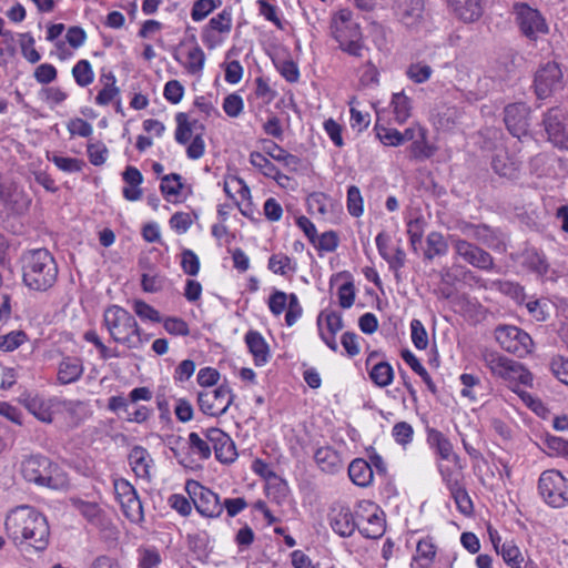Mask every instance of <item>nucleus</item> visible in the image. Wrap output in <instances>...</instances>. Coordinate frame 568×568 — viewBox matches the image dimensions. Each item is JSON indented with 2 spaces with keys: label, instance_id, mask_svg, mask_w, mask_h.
I'll return each mask as SVG.
<instances>
[{
  "label": "nucleus",
  "instance_id": "obj_1",
  "mask_svg": "<svg viewBox=\"0 0 568 568\" xmlns=\"http://www.w3.org/2000/svg\"><path fill=\"white\" fill-rule=\"evenodd\" d=\"M8 537L17 547L43 551L49 545L47 518L34 508L23 505L12 509L4 523Z\"/></svg>",
  "mask_w": 568,
  "mask_h": 568
},
{
  "label": "nucleus",
  "instance_id": "obj_2",
  "mask_svg": "<svg viewBox=\"0 0 568 568\" xmlns=\"http://www.w3.org/2000/svg\"><path fill=\"white\" fill-rule=\"evenodd\" d=\"M58 273L57 262L47 248L29 251L22 257V280L30 290H50L58 280Z\"/></svg>",
  "mask_w": 568,
  "mask_h": 568
},
{
  "label": "nucleus",
  "instance_id": "obj_3",
  "mask_svg": "<svg viewBox=\"0 0 568 568\" xmlns=\"http://www.w3.org/2000/svg\"><path fill=\"white\" fill-rule=\"evenodd\" d=\"M329 30L341 50L353 57L363 55L365 45L362 29L349 9L344 8L333 14Z\"/></svg>",
  "mask_w": 568,
  "mask_h": 568
},
{
  "label": "nucleus",
  "instance_id": "obj_4",
  "mask_svg": "<svg viewBox=\"0 0 568 568\" xmlns=\"http://www.w3.org/2000/svg\"><path fill=\"white\" fill-rule=\"evenodd\" d=\"M20 470L27 481L39 486L52 489H61L68 486L65 474L45 456L31 455L24 458Z\"/></svg>",
  "mask_w": 568,
  "mask_h": 568
},
{
  "label": "nucleus",
  "instance_id": "obj_5",
  "mask_svg": "<svg viewBox=\"0 0 568 568\" xmlns=\"http://www.w3.org/2000/svg\"><path fill=\"white\" fill-rule=\"evenodd\" d=\"M104 323L116 343L130 349L139 351L142 337L135 318L119 306L109 307L104 313Z\"/></svg>",
  "mask_w": 568,
  "mask_h": 568
},
{
  "label": "nucleus",
  "instance_id": "obj_6",
  "mask_svg": "<svg viewBox=\"0 0 568 568\" xmlns=\"http://www.w3.org/2000/svg\"><path fill=\"white\" fill-rule=\"evenodd\" d=\"M176 129L175 141L180 144H187L186 155L191 160H197L205 152L203 140L204 125L189 113L180 112L175 115Z\"/></svg>",
  "mask_w": 568,
  "mask_h": 568
},
{
  "label": "nucleus",
  "instance_id": "obj_7",
  "mask_svg": "<svg viewBox=\"0 0 568 568\" xmlns=\"http://www.w3.org/2000/svg\"><path fill=\"white\" fill-rule=\"evenodd\" d=\"M483 359L493 375L498 376L509 383H519L525 386L531 385L532 375L520 363L510 359L497 352L488 351L484 353Z\"/></svg>",
  "mask_w": 568,
  "mask_h": 568
},
{
  "label": "nucleus",
  "instance_id": "obj_8",
  "mask_svg": "<svg viewBox=\"0 0 568 568\" xmlns=\"http://www.w3.org/2000/svg\"><path fill=\"white\" fill-rule=\"evenodd\" d=\"M538 489L549 506L562 508L568 505V479L559 470L542 471L538 480Z\"/></svg>",
  "mask_w": 568,
  "mask_h": 568
},
{
  "label": "nucleus",
  "instance_id": "obj_9",
  "mask_svg": "<svg viewBox=\"0 0 568 568\" xmlns=\"http://www.w3.org/2000/svg\"><path fill=\"white\" fill-rule=\"evenodd\" d=\"M511 13L520 32L529 40L536 41L539 36L548 33L549 28L545 18L538 9L528 3L515 2Z\"/></svg>",
  "mask_w": 568,
  "mask_h": 568
},
{
  "label": "nucleus",
  "instance_id": "obj_10",
  "mask_svg": "<svg viewBox=\"0 0 568 568\" xmlns=\"http://www.w3.org/2000/svg\"><path fill=\"white\" fill-rule=\"evenodd\" d=\"M449 243L456 256L471 266L484 271H491L494 268L495 263L493 256L476 244L456 234L449 235Z\"/></svg>",
  "mask_w": 568,
  "mask_h": 568
},
{
  "label": "nucleus",
  "instance_id": "obj_11",
  "mask_svg": "<svg viewBox=\"0 0 568 568\" xmlns=\"http://www.w3.org/2000/svg\"><path fill=\"white\" fill-rule=\"evenodd\" d=\"M233 18L230 9H223L201 29L203 44L213 50L221 45L232 31Z\"/></svg>",
  "mask_w": 568,
  "mask_h": 568
},
{
  "label": "nucleus",
  "instance_id": "obj_12",
  "mask_svg": "<svg viewBox=\"0 0 568 568\" xmlns=\"http://www.w3.org/2000/svg\"><path fill=\"white\" fill-rule=\"evenodd\" d=\"M185 488L196 510L202 516L209 518H216L221 516L223 513V506L220 501V497L215 493L195 480H189Z\"/></svg>",
  "mask_w": 568,
  "mask_h": 568
},
{
  "label": "nucleus",
  "instance_id": "obj_13",
  "mask_svg": "<svg viewBox=\"0 0 568 568\" xmlns=\"http://www.w3.org/2000/svg\"><path fill=\"white\" fill-rule=\"evenodd\" d=\"M234 400L230 387L225 384L215 389H207L197 394V405L200 410L209 416H222Z\"/></svg>",
  "mask_w": 568,
  "mask_h": 568
},
{
  "label": "nucleus",
  "instance_id": "obj_14",
  "mask_svg": "<svg viewBox=\"0 0 568 568\" xmlns=\"http://www.w3.org/2000/svg\"><path fill=\"white\" fill-rule=\"evenodd\" d=\"M495 337L503 349L523 357L530 353L532 347L531 337L517 326H498Z\"/></svg>",
  "mask_w": 568,
  "mask_h": 568
},
{
  "label": "nucleus",
  "instance_id": "obj_15",
  "mask_svg": "<svg viewBox=\"0 0 568 568\" xmlns=\"http://www.w3.org/2000/svg\"><path fill=\"white\" fill-rule=\"evenodd\" d=\"M534 87L538 99H546L561 90L564 84L559 65L555 62H548L540 67L535 74Z\"/></svg>",
  "mask_w": 568,
  "mask_h": 568
},
{
  "label": "nucleus",
  "instance_id": "obj_16",
  "mask_svg": "<svg viewBox=\"0 0 568 568\" xmlns=\"http://www.w3.org/2000/svg\"><path fill=\"white\" fill-rule=\"evenodd\" d=\"M114 491L124 516L132 523L142 521V501L135 488L125 479H115Z\"/></svg>",
  "mask_w": 568,
  "mask_h": 568
},
{
  "label": "nucleus",
  "instance_id": "obj_17",
  "mask_svg": "<svg viewBox=\"0 0 568 568\" xmlns=\"http://www.w3.org/2000/svg\"><path fill=\"white\" fill-rule=\"evenodd\" d=\"M542 125L549 141L555 148L568 152V132L564 114L557 108L549 109L542 118Z\"/></svg>",
  "mask_w": 568,
  "mask_h": 568
},
{
  "label": "nucleus",
  "instance_id": "obj_18",
  "mask_svg": "<svg viewBox=\"0 0 568 568\" xmlns=\"http://www.w3.org/2000/svg\"><path fill=\"white\" fill-rule=\"evenodd\" d=\"M530 108L523 102L510 103L504 109V122L513 136L521 139L528 134Z\"/></svg>",
  "mask_w": 568,
  "mask_h": 568
},
{
  "label": "nucleus",
  "instance_id": "obj_19",
  "mask_svg": "<svg viewBox=\"0 0 568 568\" xmlns=\"http://www.w3.org/2000/svg\"><path fill=\"white\" fill-rule=\"evenodd\" d=\"M393 12L398 22L406 28L418 27L424 18V0H394Z\"/></svg>",
  "mask_w": 568,
  "mask_h": 568
},
{
  "label": "nucleus",
  "instance_id": "obj_20",
  "mask_svg": "<svg viewBox=\"0 0 568 568\" xmlns=\"http://www.w3.org/2000/svg\"><path fill=\"white\" fill-rule=\"evenodd\" d=\"M317 326L323 342L333 352H336L338 345L335 335L343 328L342 316L334 311H323L317 317Z\"/></svg>",
  "mask_w": 568,
  "mask_h": 568
},
{
  "label": "nucleus",
  "instance_id": "obj_21",
  "mask_svg": "<svg viewBox=\"0 0 568 568\" xmlns=\"http://www.w3.org/2000/svg\"><path fill=\"white\" fill-rule=\"evenodd\" d=\"M205 437L212 444L215 457L221 463H232L236 458V450L231 437L220 428H209Z\"/></svg>",
  "mask_w": 568,
  "mask_h": 568
},
{
  "label": "nucleus",
  "instance_id": "obj_22",
  "mask_svg": "<svg viewBox=\"0 0 568 568\" xmlns=\"http://www.w3.org/2000/svg\"><path fill=\"white\" fill-rule=\"evenodd\" d=\"M329 524L332 529L342 537H349L357 528L349 507L344 505H336L332 507L329 513Z\"/></svg>",
  "mask_w": 568,
  "mask_h": 568
},
{
  "label": "nucleus",
  "instance_id": "obj_23",
  "mask_svg": "<svg viewBox=\"0 0 568 568\" xmlns=\"http://www.w3.org/2000/svg\"><path fill=\"white\" fill-rule=\"evenodd\" d=\"M457 229L465 237L477 241L488 247H496L500 243L496 231L486 224L462 222Z\"/></svg>",
  "mask_w": 568,
  "mask_h": 568
},
{
  "label": "nucleus",
  "instance_id": "obj_24",
  "mask_svg": "<svg viewBox=\"0 0 568 568\" xmlns=\"http://www.w3.org/2000/svg\"><path fill=\"white\" fill-rule=\"evenodd\" d=\"M140 399H142V387H136L130 393L129 397L112 396L109 399L108 407L110 410L118 414L123 412L125 414L124 417L130 422L140 423V410L138 408L133 412L130 410V406Z\"/></svg>",
  "mask_w": 568,
  "mask_h": 568
},
{
  "label": "nucleus",
  "instance_id": "obj_25",
  "mask_svg": "<svg viewBox=\"0 0 568 568\" xmlns=\"http://www.w3.org/2000/svg\"><path fill=\"white\" fill-rule=\"evenodd\" d=\"M455 14L465 23L478 21L484 14L485 0H448Z\"/></svg>",
  "mask_w": 568,
  "mask_h": 568
},
{
  "label": "nucleus",
  "instance_id": "obj_26",
  "mask_svg": "<svg viewBox=\"0 0 568 568\" xmlns=\"http://www.w3.org/2000/svg\"><path fill=\"white\" fill-rule=\"evenodd\" d=\"M348 476L356 486L367 487L374 478L372 465L363 458H356L348 466Z\"/></svg>",
  "mask_w": 568,
  "mask_h": 568
},
{
  "label": "nucleus",
  "instance_id": "obj_27",
  "mask_svg": "<svg viewBox=\"0 0 568 568\" xmlns=\"http://www.w3.org/2000/svg\"><path fill=\"white\" fill-rule=\"evenodd\" d=\"M21 402L26 408L39 420L43 423L52 422L51 404L48 400L39 397L38 395L32 396L31 394H24Z\"/></svg>",
  "mask_w": 568,
  "mask_h": 568
},
{
  "label": "nucleus",
  "instance_id": "obj_28",
  "mask_svg": "<svg viewBox=\"0 0 568 568\" xmlns=\"http://www.w3.org/2000/svg\"><path fill=\"white\" fill-rule=\"evenodd\" d=\"M314 459L317 466L327 474H335L343 467L339 454L332 447H320L314 454Z\"/></svg>",
  "mask_w": 568,
  "mask_h": 568
},
{
  "label": "nucleus",
  "instance_id": "obj_29",
  "mask_svg": "<svg viewBox=\"0 0 568 568\" xmlns=\"http://www.w3.org/2000/svg\"><path fill=\"white\" fill-rule=\"evenodd\" d=\"M83 374L82 361L78 357H65L59 364L58 381L61 384L77 382Z\"/></svg>",
  "mask_w": 568,
  "mask_h": 568
},
{
  "label": "nucleus",
  "instance_id": "obj_30",
  "mask_svg": "<svg viewBox=\"0 0 568 568\" xmlns=\"http://www.w3.org/2000/svg\"><path fill=\"white\" fill-rule=\"evenodd\" d=\"M245 343L254 357L256 365H264L268 359V346L263 336L255 331H248Z\"/></svg>",
  "mask_w": 568,
  "mask_h": 568
},
{
  "label": "nucleus",
  "instance_id": "obj_31",
  "mask_svg": "<svg viewBox=\"0 0 568 568\" xmlns=\"http://www.w3.org/2000/svg\"><path fill=\"white\" fill-rule=\"evenodd\" d=\"M124 181L123 196L128 201H138L141 197L140 184L142 182V174L134 166H128L122 173Z\"/></svg>",
  "mask_w": 568,
  "mask_h": 568
},
{
  "label": "nucleus",
  "instance_id": "obj_32",
  "mask_svg": "<svg viewBox=\"0 0 568 568\" xmlns=\"http://www.w3.org/2000/svg\"><path fill=\"white\" fill-rule=\"evenodd\" d=\"M491 168L498 175L511 179L516 176L519 164L506 151L499 150L493 156Z\"/></svg>",
  "mask_w": 568,
  "mask_h": 568
},
{
  "label": "nucleus",
  "instance_id": "obj_33",
  "mask_svg": "<svg viewBox=\"0 0 568 568\" xmlns=\"http://www.w3.org/2000/svg\"><path fill=\"white\" fill-rule=\"evenodd\" d=\"M495 550L503 557V560L509 568H524V555L514 540H506L500 547L495 542Z\"/></svg>",
  "mask_w": 568,
  "mask_h": 568
},
{
  "label": "nucleus",
  "instance_id": "obj_34",
  "mask_svg": "<svg viewBox=\"0 0 568 568\" xmlns=\"http://www.w3.org/2000/svg\"><path fill=\"white\" fill-rule=\"evenodd\" d=\"M357 528L364 537L376 539L383 536L385 531V520L382 515L375 510L365 520L357 521Z\"/></svg>",
  "mask_w": 568,
  "mask_h": 568
},
{
  "label": "nucleus",
  "instance_id": "obj_35",
  "mask_svg": "<svg viewBox=\"0 0 568 568\" xmlns=\"http://www.w3.org/2000/svg\"><path fill=\"white\" fill-rule=\"evenodd\" d=\"M449 240L447 241L439 232H430L426 237V250L424 257L432 261L436 256H444L448 252Z\"/></svg>",
  "mask_w": 568,
  "mask_h": 568
},
{
  "label": "nucleus",
  "instance_id": "obj_36",
  "mask_svg": "<svg viewBox=\"0 0 568 568\" xmlns=\"http://www.w3.org/2000/svg\"><path fill=\"white\" fill-rule=\"evenodd\" d=\"M224 192L230 199L234 200L237 205H240V201H248L251 197L248 186L237 176H231L224 181Z\"/></svg>",
  "mask_w": 568,
  "mask_h": 568
},
{
  "label": "nucleus",
  "instance_id": "obj_37",
  "mask_svg": "<svg viewBox=\"0 0 568 568\" xmlns=\"http://www.w3.org/2000/svg\"><path fill=\"white\" fill-rule=\"evenodd\" d=\"M368 375L376 386L383 388L393 383L394 369L388 362H379L373 365Z\"/></svg>",
  "mask_w": 568,
  "mask_h": 568
},
{
  "label": "nucleus",
  "instance_id": "obj_38",
  "mask_svg": "<svg viewBox=\"0 0 568 568\" xmlns=\"http://www.w3.org/2000/svg\"><path fill=\"white\" fill-rule=\"evenodd\" d=\"M400 356L403 361L423 379V382L426 384L427 388L435 394L436 393V385L433 382L430 375L426 371V368L420 364L418 358L409 351V349H403L400 352Z\"/></svg>",
  "mask_w": 568,
  "mask_h": 568
},
{
  "label": "nucleus",
  "instance_id": "obj_39",
  "mask_svg": "<svg viewBox=\"0 0 568 568\" xmlns=\"http://www.w3.org/2000/svg\"><path fill=\"white\" fill-rule=\"evenodd\" d=\"M436 556V546L433 538L426 537L417 542L415 559L420 568H428Z\"/></svg>",
  "mask_w": 568,
  "mask_h": 568
},
{
  "label": "nucleus",
  "instance_id": "obj_40",
  "mask_svg": "<svg viewBox=\"0 0 568 568\" xmlns=\"http://www.w3.org/2000/svg\"><path fill=\"white\" fill-rule=\"evenodd\" d=\"M205 59L204 51L195 43L187 50L183 67L191 74H200L204 68Z\"/></svg>",
  "mask_w": 568,
  "mask_h": 568
},
{
  "label": "nucleus",
  "instance_id": "obj_41",
  "mask_svg": "<svg viewBox=\"0 0 568 568\" xmlns=\"http://www.w3.org/2000/svg\"><path fill=\"white\" fill-rule=\"evenodd\" d=\"M392 106L397 123L402 124L410 116L412 103L403 92L393 94Z\"/></svg>",
  "mask_w": 568,
  "mask_h": 568
},
{
  "label": "nucleus",
  "instance_id": "obj_42",
  "mask_svg": "<svg viewBox=\"0 0 568 568\" xmlns=\"http://www.w3.org/2000/svg\"><path fill=\"white\" fill-rule=\"evenodd\" d=\"M221 4L222 0H195L190 12L191 19L194 22L203 21Z\"/></svg>",
  "mask_w": 568,
  "mask_h": 568
},
{
  "label": "nucleus",
  "instance_id": "obj_43",
  "mask_svg": "<svg viewBox=\"0 0 568 568\" xmlns=\"http://www.w3.org/2000/svg\"><path fill=\"white\" fill-rule=\"evenodd\" d=\"M268 268L280 275H287L296 271V264L285 254H274L268 260Z\"/></svg>",
  "mask_w": 568,
  "mask_h": 568
},
{
  "label": "nucleus",
  "instance_id": "obj_44",
  "mask_svg": "<svg viewBox=\"0 0 568 568\" xmlns=\"http://www.w3.org/2000/svg\"><path fill=\"white\" fill-rule=\"evenodd\" d=\"M452 497L455 500L457 509L465 516L473 514V501L463 485L449 489Z\"/></svg>",
  "mask_w": 568,
  "mask_h": 568
},
{
  "label": "nucleus",
  "instance_id": "obj_45",
  "mask_svg": "<svg viewBox=\"0 0 568 568\" xmlns=\"http://www.w3.org/2000/svg\"><path fill=\"white\" fill-rule=\"evenodd\" d=\"M264 150L273 160L282 162L285 166H296L300 163L296 155L288 153L274 142H271Z\"/></svg>",
  "mask_w": 568,
  "mask_h": 568
},
{
  "label": "nucleus",
  "instance_id": "obj_46",
  "mask_svg": "<svg viewBox=\"0 0 568 568\" xmlns=\"http://www.w3.org/2000/svg\"><path fill=\"white\" fill-rule=\"evenodd\" d=\"M72 75L80 87L91 84L94 78L91 64L88 60H80L77 62L72 68Z\"/></svg>",
  "mask_w": 568,
  "mask_h": 568
},
{
  "label": "nucleus",
  "instance_id": "obj_47",
  "mask_svg": "<svg viewBox=\"0 0 568 568\" xmlns=\"http://www.w3.org/2000/svg\"><path fill=\"white\" fill-rule=\"evenodd\" d=\"M410 337L414 346L417 349H426L428 346V334L424 324L414 318L410 322Z\"/></svg>",
  "mask_w": 568,
  "mask_h": 568
},
{
  "label": "nucleus",
  "instance_id": "obj_48",
  "mask_svg": "<svg viewBox=\"0 0 568 568\" xmlns=\"http://www.w3.org/2000/svg\"><path fill=\"white\" fill-rule=\"evenodd\" d=\"M425 226L426 222L422 216L410 219L407 222V234L409 237L410 245L413 246L414 250H416L417 244L422 243Z\"/></svg>",
  "mask_w": 568,
  "mask_h": 568
},
{
  "label": "nucleus",
  "instance_id": "obj_49",
  "mask_svg": "<svg viewBox=\"0 0 568 568\" xmlns=\"http://www.w3.org/2000/svg\"><path fill=\"white\" fill-rule=\"evenodd\" d=\"M250 163L266 178L277 174V168L261 152H252L250 154Z\"/></svg>",
  "mask_w": 568,
  "mask_h": 568
},
{
  "label": "nucleus",
  "instance_id": "obj_50",
  "mask_svg": "<svg viewBox=\"0 0 568 568\" xmlns=\"http://www.w3.org/2000/svg\"><path fill=\"white\" fill-rule=\"evenodd\" d=\"M347 210L348 213L355 217L363 214V197L357 186L352 185L347 190Z\"/></svg>",
  "mask_w": 568,
  "mask_h": 568
},
{
  "label": "nucleus",
  "instance_id": "obj_51",
  "mask_svg": "<svg viewBox=\"0 0 568 568\" xmlns=\"http://www.w3.org/2000/svg\"><path fill=\"white\" fill-rule=\"evenodd\" d=\"M27 339V335L22 331H13L6 335H0V349L12 352L22 345Z\"/></svg>",
  "mask_w": 568,
  "mask_h": 568
},
{
  "label": "nucleus",
  "instance_id": "obj_52",
  "mask_svg": "<svg viewBox=\"0 0 568 568\" xmlns=\"http://www.w3.org/2000/svg\"><path fill=\"white\" fill-rule=\"evenodd\" d=\"M429 440L442 458L448 459L453 455V445L440 432L433 430L429 434Z\"/></svg>",
  "mask_w": 568,
  "mask_h": 568
},
{
  "label": "nucleus",
  "instance_id": "obj_53",
  "mask_svg": "<svg viewBox=\"0 0 568 568\" xmlns=\"http://www.w3.org/2000/svg\"><path fill=\"white\" fill-rule=\"evenodd\" d=\"M525 264L529 270L538 275H545L548 271V264L545 256L538 252H528L525 258Z\"/></svg>",
  "mask_w": 568,
  "mask_h": 568
},
{
  "label": "nucleus",
  "instance_id": "obj_54",
  "mask_svg": "<svg viewBox=\"0 0 568 568\" xmlns=\"http://www.w3.org/2000/svg\"><path fill=\"white\" fill-rule=\"evenodd\" d=\"M244 108V102L237 93L229 94L223 101V110L231 118H237Z\"/></svg>",
  "mask_w": 568,
  "mask_h": 568
},
{
  "label": "nucleus",
  "instance_id": "obj_55",
  "mask_svg": "<svg viewBox=\"0 0 568 568\" xmlns=\"http://www.w3.org/2000/svg\"><path fill=\"white\" fill-rule=\"evenodd\" d=\"M432 73V68L424 63L410 64L406 72L407 77L415 83L426 82L430 78Z\"/></svg>",
  "mask_w": 568,
  "mask_h": 568
},
{
  "label": "nucleus",
  "instance_id": "obj_56",
  "mask_svg": "<svg viewBox=\"0 0 568 568\" xmlns=\"http://www.w3.org/2000/svg\"><path fill=\"white\" fill-rule=\"evenodd\" d=\"M551 373L564 384L568 385V358L555 356L549 363Z\"/></svg>",
  "mask_w": 568,
  "mask_h": 568
},
{
  "label": "nucleus",
  "instance_id": "obj_57",
  "mask_svg": "<svg viewBox=\"0 0 568 568\" xmlns=\"http://www.w3.org/2000/svg\"><path fill=\"white\" fill-rule=\"evenodd\" d=\"M161 191L169 196H176L180 194L182 189L181 176L179 174L172 173L165 175L161 180Z\"/></svg>",
  "mask_w": 568,
  "mask_h": 568
},
{
  "label": "nucleus",
  "instance_id": "obj_58",
  "mask_svg": "<svg viewBox=\"0 0 568 568\" xmlns=\"http://www.w3.org/2000/svg\"><path fill=\"white\" fill-rule=\"evenodd\" d=\"M190 448L194 454H197L201 458L207 459L211 456L210 442L202 439L199 434L191 433L189 435Z\"/></svg>",
  "mask_w": 568,
  "mask_h": 568
},
{
  "label": "nucleus",
  "instance_id": "obj_59",
  "mask_svg": "<svg viewBox=\"0 0 568 568\" xmlns=\"http://www.w3.org/2000/svg\"><path fill=\"white\" fill-rule=\"evenodd\" d=\"M165 331L171 335L187 336L190 328L187 323L180 317H168L163 322Z\"/></svg>",
  "mask_w": 568,
  "mask_h": 568
},
{
  "label": "nucleus",
  "instance_id": "obj_60",
  "mask_svg": "<svg viewBox=\"0 0 568 568\" xmlns=\"http://www.w3.org/2000/svg\"><path fill=\"white\" fill-rule=\"evenodd\" d=\"M61 171L63 172H79L84 165L83 161L75 158H65L60 155H53L50 159Z\"/></svg>",
  "mask_w": 568,
  "mask_h": 568
},
{
  "label": "nucleus",
  "instance_id": "obj_61",
  "mask_svg": "<svg viewBox=\"0 0 568 568\" xmlns=\"http://www.w3.org/2000/svg\"><path fill=\"white\" fill-rule=\"evenodd\" d=\"M181 266L187 275L194 276L200 271V260L193 251L184 250L182 252Z\"/></svg>",
  "mask_w": 568,
  "mask_h": 568
},
{
  "label": "nucleus",
  "instance_id": "obj_62",
  "mask_svg": "<svg viewBox=\"0 0 568 568\" xmlns=\"http://www.w3.org/2000/svg\"><path fill=\"white\" fill-rule=\"evenodd\" d=\"M287 294L285 292L275 290L268 297V308L275 316L281 315L287 305Z\"/></svg>",
  "mask_w": 568,
  "mask_h": 568
},
{
  "label": "nucleus",
  "instance_id": "obj_63",
  "mask_svg": "<svg viewBox=\"0 0 568 568\" xmlns=\"http://www.w3.org/2000/svg\"><path fill=\"white\" fill-rule=\"evenodd\" d=\"M23 40L21 41V53L30 62L37 63L41 55L34 48V39L31 34H22Z\"/></svg>",
  "mask_w": 568,
  "mask_h": 568
},
{
  "label": "nucleus",
  "instance_id": "obj_64",
  "mask_svg": "<svg viewBox=\"0 0 568 568\" xmlns=\"http://www.w3.org/2000/svg\"><path fill=\"white\" fill-rule=\"evenodd\" d=\"M392 434L398 444L406 445L412 442L414 432L408 423L399 422L394 425Z\"/></svg>",
  "mask_w": 568,
  "mask_h": 568
}]
</instances>
